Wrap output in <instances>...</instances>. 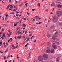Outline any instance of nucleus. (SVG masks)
<instances>
[{"label": "nucleus", "mask_w": 62, "mask_h": 62, "mask_svg": "<svg viewBox=\"0 0 62 62\" xmlns=\"http://www.w3.org/2000/svg\"><path fill=\"white\" fill-rule=\"evenodd\" d=\"M3 45H6V44L5 43H3Z\"/></svg>", "instance_id": "43"}, {"label": "nucleus", "mask_w": 62, "mask_h": 62, "mask_svg": "<svg viewBox=\"0 0 62 62\" xmlns=\"http://www.w3.org/2000/svg\"><path fill=\"white\" fill-rule=\"evenodd\" d=\"M8 31L9 32H10V30H9Z\"/></svg>", "instance_id": "58"}, {"label": "nucleus", "mask_w": 62, "mask_h": 62, "mask_svg": "<svg viewBox=\"0 0 62 62\" xmlns=\"http://www.w3.org/2000/svg\"><path fill=\"white\" fill-rule=\"evenodd\" d=\"M35 9H32V11H34V10H35Z\"/></svg>", "instance_id": "50"}, {"label": "nucleus", "mask_w": 62, "mask_h": 62, "mask_svg": "<svg viewBox=\"0 0 62 62\" xmlns=\"http://www.w3.org/2000/svg\"><path fill=\"white\" fill-rule=\"evenodd\" d=\"M9 1L10 2H11V0H9Z\"/></svg>", "instance_id": "59"}, {"label": "nucleus", "mask_w": 62, "mask_h": 62, "mask_svg": "<svg viewBox=\"0 0 62 62\" xmlns=\"http://www.w3.org/2000/svg\"><path fill=\"white\" fill-rule=\"evenodd\" d=\"M23 26H24V27H25V26H26V25L24 24H23Z\"/></svg>", "instance_id": "26"}, {"label": "nucleus", "mask_w": 62, "mask_h": 62, "mask_svg": "<svg viewBox=\"0 0 62 62\" xmlns=\"http://www.w3.org/2000/svg\"><path fill=\"white\" fill-rule=\"evenodd\" d=\"M10 14H13L14 15L15 13L14 12H13L12 13H10Z\"/></svg>", "instance_id": "18"}, {"label": "nucleus", "mask_w": 62, "mask_h": 62, "mask_svg": "<svg viewBox=\"0 0 62 62\" xmlns=\"http://www.w3.org/2000/svg\"><path fill=\"white\" fill-rule=\"evenodd\" d=\"M13 11H16V10L15 9L13 10Z\"/></svg>", "instance_id": "36"}, {"label": "nucleus", "mask_w": 62, "mask_h": 62, "mask_svg": "<svg viewBox=\"0 0 62 62\" xmlns=\"http://www.w3.org/2000/svg\"><path fill=\"white\" fill-rule=\"evenodd\" d=\"M19 21H18V22H17L16 23H16V24H18V23H19Z\"/></svg>", "instance_id": "27"}, {"label": "nucleus", "mask_w": 62, "mask_h": 62, "mask_svg": "<svg viewBox=\"0 0 62 62\" xmlns=\"http://www.w3.org/2000/svg\"><path fill=\"white\" fill-rule=\"evenodd\" d=\"M3 43L2 42H0V46H2V44Z\"/></svg>", "instance_id": "20"}, {"label": "nucleus", "mask_w": 62, "mask_h": 62, "mask_svg": "<svg viewBox=\"0 0 62 62\" xmlns=\"http://www.w3.org/2000/svg\"><path fill=\"white\" fill-rule=\"evenodd\" d=\"M56 15L57 17H60L62 15V13L60 11H58L56 13Z\"/></svg>", "instance_id": "1"}, {"label": "nucleus", "mask_w": 62, "mask_h": 62, "mask_svg": "<svg viewBox=\"0 0 62 62\" xmlns=\"http://www.w3.org/2000/svg\"><path fill=\"white\" fill-rule=\"evenodd\" d=\"M32 29H34V28H35L33 27H32Z\"/></svg>", "instance_id": "60"}, {"label": "nucleus", "mask_w": 62, "mask_h": 62, "mask_svg": "<svg viewBox=\"0 0 62 62\" xmlns=\"http://www.w3.org/2000/svg\"><path fill=\"white\" fill-rule=\"evenodd\" d=\"M5 25V26H7V24H4Z\"/></svg>", "instance_id": "47"}, {"label": "nucleus", "mask_w": 62, "mask_h": 62, "mask_svg": "<svg viewBox=\"0 0 62 62\" xmlns=\"http://www.w3.org/2000/svg\"><path fill=\"white\" fill-rule=\"evenodd\" d=\"M7 17H6L5 18V20H7Z\"/></svg>", "instance_id": "45"}, {"label": "nucleus", "mask_w": 62, "mask_h": 62, "mask_svg": "<svg viewBox=\"0 0 62 62\" xmlns=\"http://www.w3.org/2000/svg\"><path fill=\"white\" fill-rule=\"evenodd\" d=\"M18 38L19 39H21V37L20 36H19L18 37Z\"/></svg>", "instance_id": "22"}, {"label": "nucleus", "mask_w": 62, "mask_h": 62, "mask_svg": "<svg viewBox=\"0 0 62 62\" xmlns=\"http://www.w3.org/2000/svg\"><path fill=\"white\" fill-rule=\"evenodd\" d=\"M19 31H16V33L17 34H19Z\"/></svg>", "instance_id": "30"}, {"label": "nucleus", "mask_w": 62, "mask_h": 62, "mask_svg": "<svg viewBox=\"0 0 62 62\" xmlns=\"http://www.w3.org/2000/svg\"><path fill=\"white\" fill-rule=\"evenodd\" d=\"M42 23V22H39V24H40V23Z\"/></svg>", "instance_id": "56"}, {"label": "nucleus", "mask_w": 62, "mask_h": 62, "mask_svg": "<svg viewBox=\"0 0 62 62\" xmlns=\"http://www.w3.org/2000/svg\"><path fill=\"white\" fill-rule=\"evenodd\" d=\"M18 34H21V32L19 31Z\"/></svg>", "instance_id": "31"}, {"label": "nucleus", "mask_w": 62, "mask_h": 62, "mask_svg": "<svg viewBox=\"0 0 62 62\" xmlns=\"http://www.w3.org/2000/svg\"><path fill=\"white\" fill-rule=\"evenodd\" d=\"M10 40H11V41H12V38H11L10 39Z\"/></svg>", "instance_id": "32"}, {"label": "nucleus", "mask_w": 62, "mask_h": 62, "mask_svg": "<svg viewBox=\"0 0 62 62\" xmlns=\"http://www.w3.org/2000/svg\"><path fill=\"white\" fill-rule=\"evenodd\" d=\"M33 20V21L34 22H35V18H33L32 19Z\"/></svg>", "instance_id": "28"}, {"label": "nucleus", "mask_w": 62, "mask_h": 62, "mask_svg": "<svg viewBox=\"0 0 62 62\" xmlns=\"http://www.w3.org/2000/svg\"><path fill=\"white\" fill-rule=\"evenodd\" d=\"M27 33V31H26L25 32V34H26Z\"/></svg>", "instance_id": "38"}, {"label": "nucleus", "mask_w": 62, "mask_h": 62, "mask_svg": "<svg viewBox=\"0 0 62 62\" xmlns=\"http://www.w3.org/2000/svg\"><path fill=\"white\" fill-rule=\"evenodd\" d=\"M6 58V56H5L4 57V59H5Z\"/></svg>", "instance_id": "44"}, {"label": "nucleus", "mask_w": 62, "mask_h": 62, "mask_svg": "<svg viewBox=\"0 0 62 62\" xmlns=\"http://www.w3.org/2000/svg\"><path fill=\"white\" fill-rule=\"evenodd\" d=\"M28 4V3L27 2L25 4V6H27V4Z\"/></svg>", "instance_id": "25"}, {"label": "nucleus", "mask_w": 62, "mask_h": 62, "mask_svg": "<svg viewBox=\"0 0 62 62\" xmlns=\"http://www.w3.org/2000/svg\"><path fill=\"white\" fill-rule=\"evenodd\" d=\"M14 17H15L16 18H17V16H14Z\"/></svg>", "instance_id": "55"}, {"label": "nucleus", "mask_w": 62, "mask_h": 62, "mask_svg": "<svg viewBox=\"0 0 62 62\" xmlns=\"http://www.w3.org/2000/svg\"><path fill=\"white\" fill-rule=\"evenodd\" d=\"M23 30H24V29H25V27H24L23 28Z\"/></svg>", "instance_id": "51"}, {"label": "nucleus", "mask_w": 62, "mask_h": 62, "mask_svg": "<svg viewBox=\"0 0 62 62\" xmlns=\"http://www.w3.org/2000/svg\"><path fill=\"white\" fill-rule=\"evenodd\" d=\"M38 6H39V7H40V3L38 4Z\"/></svg>", "instance_id": "35"}, {"label": "nucleus", "mask_w": 62, "mask_h": 62, "mask_svg": "<svg viewBox=\"0 0 62 62\" xmlns=\"http://www.w3.org/2000/svg\"><path fill=\"white\" fill-rule=\"evenodd\" d=\"M46 53H48V54H49L51 53V50L50 49H48L46 51Z\"/></svg>", "instance_id": "6"}, {"label": "nucleus", "mask_w": 62, "mask_h": 62, "mask_svg": "<svg viewBox=\"0 0 62 62\" xmlns=\"http://www.w3.org/2000/svg\"><path fill=\"white\" fill-rule=\"evenodd\" d=\"M29 54V56L30 57H31L30 55L31 54V53H30Z\"/></svg>", "instance_id": "33"}, {"label": "nucleus", "mask_w": 62, "mask_h": 62, "mask_svg": "<svg viewBox=\"0 0 62 62\" xmlns=\"http://www.w3.org/2000/svg\"><path fill=\"white\" fill-rule=\"evenodd\" d=\"M8 14H6V17H8Z\"/></svg>", "instance_id": "39"}, {"label": "nucleus", "mask_w": 62, "mask_h": 62, "mask_svg": "<svg viewBox=\"0 0 62 62\" xmlns=\"http://www.w3.org/2000/svg\"><path fill=\"white\" fill-rule=\"evenodd\" d=\"M16 47H14L13 48V50H14V49H16Z\"/></svg>", "instance_id": "37"}, {"label": "nucleus", "mask_w": 62, "mask_h": 62, "mask_svg": "<svg viewBox=\"0 0 62 62\" xmlns=\"http://www.w3.org/2000/svg\"><path fill=\"white\" fill-rule=\"evenodd\" d=\"M22 23V20H21L20 21V23Z\"/></svg>", "instance_id": "40"}, {"label": "nucleus", "mask_w": 62, "mask_h": 62, "mask_svg": "<svg viewBox=\"0 0 62 62\" xmlns=\"http://www.w3.org/2000/svg\"><path fill=\"white\" fill-rule=\"evenodd\" d=\"M16 16H17V17H18L19 16V15H18L17 14H16Z\"/></svg>", "instance_id": "42"}, {"label": "nucleus", "mask_w": 62, "mask_h": 62, "mask_svg": "<svg viewBox=\"0 0 62 62\" xmlns=\"http://www.w3.org/2000/svg\"><path fill=\"white\" fill-rule=\"evenodd\" d=\"M10 39H9L8 40V42H9V41H10Z\"/></svg>", "instance_id": "53"}, {"label": "nucleus", "mask_w": 62, "mask_h": 62, "mask_svg": "<svg viewBox=\"0 0 62 62\" xmlns=\"http://www.w3.org/2000/svg\"><path fill=\"white\" fill-rule=\"evenodd\" d=\"M6 45H8V43H6Z\"/></svg>", "instance_id": "62"}, {"label": "nucleus", "mask_w": 62, "mask_h": 62, "mask_svg": "<svg viewBox=\"0 0 62 62\" xmlns=\"http://www.w3.org/2000/svg\"><path fill=\"white\" fill-rule=\"evenodd\" d=\"M27 38H26L24 40V41H25V40H26V39H27Z\"/></svg>", "instance_id": "34"}, {"label": "nucleus", "mask_w": 62, "mask_h": 62, "mask_svg": "<svg viewBox=\"0 0 62 62\" xmlns=\"http://www.w3.org/2000/svg\"><path fill=\"white\" fill-rule=\"evenodd\" d=\"M51 52V53H54V50L53 49H52Z\"/></svg>", "instance_id": "12"}, {"label": "nucleus", "mask_w": 62, "mask_h": 62, "mask_svg": "<svg viewBox=\"0 0 62 62\" xmlns=\"http://www.w3.org/2000/svg\"><path fill=\"white\" fill-rule=\"evenodd\" d=\"M14 8H16V6H15L14 7Z\"/></svg>", "instance_id": "64"}, {"label": "nucleus", "mask_w": 62, "mask_h": 62, "mask_svg": "<svg viewBox=\"0 0 62 62\" xmlns=\"http://www.w3.org/2000/svg\"><path fill=\"white\" fill-rule=\"evenodd\" d=\"M6 46H6V45H5L4 46V47L5 48H6Z\"/></svg>", "instance_id": "61"}, {"label": "nucleus", "mask_w": 62, "mask_h": 62, "mask_svg": "<svg viewBox=\"0 0 62 62\" xmlns=\"http://www.w3.org/2000/svg\"><path fill=\"white\" fill-rule=\"evenodd\" d=\"M39 18H36V21H39V19H38Z\"/></svg>", "instance_id": "23"}, {"label": "nucleus", "mask_w": 62, "mask_h": 62, "mask_svg": "<svg viewBox=\"0 0 62 62\" xmlns=\"http://www.w3.org/2000/svg\"><path fill=\"white\" fill-rule=\"evenodd\" d=\"M23 5V3H21V5H20V6L22 7V5Z\"/></svg>", "instance_id": "19"}, {"label": "nucleus", "mask_w": 62, "mask_h": 62, "mask_svg": "<svg viewBox=\"0 0 62 62\" xmlns=\"http://www.w3.org/2000/svg\"><path fill=\"white\" fill-rule=\"evenodd\" d=\"M29 37H28L26 40V41H29Z\"/></svg>", "instance_id": "16"}, {"label": "nucleus", "mask_w": 62, "mask_h": 62, "mask_svg": "<svg viewBox=\"0 0 62 62\" xmlns=\"http://www.w3.org/2000/svg\"><path fill=\"white\" fill-rule=\"evenodd\" d=\"M8 52V50H7L5 51L6 53H7Z\"/></svg>", "instance_id": "54"}, {"label": "nucleus", "mask_w": 62, "mask_h": 62, "mask_svg": "<svg viewBox=\"0 0 62 62\" xmlns=\"http://www.w3.org/2000/svg\"><path fill=\"white\" fill-rule=\"evenodd\" d=\"M56 62H59V59H58V58H57L56 59Z\"/></svg>", "instance_id": "15"}, {"label": "nucleus", "mask_w": 62, "mask_h": 62, "mask_svg": "<svg viewBox=\"0 0 62 62\" xmlns=\"http://www.w3.org/2000/svg\"><path fill=\"white\" fill-rule=\"evenodd\" d=\"M52 5H53V6H55V4H54V3L53 2H52Z\"/></svg>", "instance_id": "17"}, {"label": "nucleus", "mask_w": 62, "mask_h": 62, "mask_svg": "<svg viewBox=\"0 0 62 62\" xmlns=\"http://www.w3.org/2000/svg\"><path fill=\"white\" fill-rule=\"evenodd\" d=\"M3 36L4 37H6V36H5V34L4 33L3 34Z\"/></svg>", "instance_id": "21"}, {"label": "nucleus", "mask_w": 62, "mask_h": 62, "mask_svg": "<svg viewBox=\"0 0 62 62\" xmlns=\"http://www.w3.org/2000/svg\"><path fill=\"white\" fill-rule=\"evenodd\" d=\"M52 41L54 42V43H56L57 44H59V43L58 42H56L54 40H52Z\"/></svg>", "instance_id": "9"}, {"label": "nucleus", "mask_w": 62, "mask_h": 62, "mask_svg": "<svg viewBox=\"0 0 62 62\" xmlns=\"http://www.w3.org/2000/svg\"><path fill=\"white\" fill-rule=\"evenodd\" d=\"M53 48H54V49H55L57 47V45H53Z\"/></svg>", "instance_id": "5"}, {"label": "nucleus", "mask_w": 62, "mask_h": 62, "mask_svg": "<svg viewBox=\"0 0 62 62\" xmlns=\"http://www.w3.org/2000/svg\"><path fill=\"white\" fill-rule=\"evenodd\" d=\"M23 19L25 20H26V18H23Z\"/></svg>", "instance_id": "41"}, {"label": "nucleus", "mask_w": 62, "mask_h": 62, "mask_svg": "<svg viewBox=\"0 0 62 62\" xmlns=\"http://www.w3.org/2000/svg\"><path fill=\"white\" fill-rule=\"evenodd\" d=\"M10 5L9 4V5H8V6L7 7V9H8V8H10Z\"/></svg>", "instance_id": "14"}, {"label": "nucleus", "mask_w": 62, "mask_h": 62, "mask_svg": "<svg viewBox=\"0 0 62 62\" xmlns=\"http://www.w3.org/2000/svg\"><path fill=\"white\" fill-rule=\"evenodd\" d=\"M16 25H17V24H15L14 25V26L15 27Z\"/></svg>", "instance_id": "24"}, {"label": "nucleus", "mask_w": 62, "mask_h": 62, "mask_svg": "<svg viewBox=\"0 0 62 62\" xmlns=\"http://www.w3.org/2000/svg\"><path fill=\"white\" fill-rule=\"evenodd\" d=\"M58 32L57 31H56V32L54 34V35L56 36V37H57V35H58Z\"/></svg>", "instance_id": "8"}, {"label": "nucleus", "mask_w": 62, "mask_h": 62, "mask_svg": "<svg viewBox=\"0 0 62 62\" xmlns=\"http://www.w3.org/2000/svg\"><path fill=\"white\" fill-rule=\"evenodd\" d=\"M44 59L45 60H47L48 59V55L46 54H45L43 55Z\"/></svg>", "instance_id": "3"}, {"label": "nucleus", "mask_w": 62, "mask_h": 62, "mask_svg": "<svg viewBox=\"0 0 62 62\" xmlns=\"http://www.w3.org/2000/svg\"><path fill=\"white\" fill-rule=\"evenodd\" d=\"M38 59L39 61H42L43 60V59H44L43 57L41 56H39L38 58Z\"/></svg>", "instance_id": "2"}, {"label": "nucleus", "mask_w": 62, "mask_h": 62, "mask_svg": "<svg viewBox=\"0 0 62 62\" xmlns=\"http://www.w3.org/2000/svg\"><path fill=\"white\" fill-rule=\"evenodd\" d=\"M4 31V29L3 28L2 30V31Z\"/></svg>", "instance_id": "49"}, {"label": "nucleus", "mask_w": 62, "mask_h": 62, "mask_svg": "<svg viewBox=\"0 0 62 62\" xmlns=\"http://www.w3.org/2000/svg\"><path fill=\"white\" fill-rule=\"evenodd\" d=\"M32 36V34H31L29 35V36Z\"/></svg>", "instance_id": "57"}, {"label": "nucleus", "mask_w": 62, "mask_h": 62, "mask_svg": "<svg viewBox=\"0 0 62 62\" xmlns=\"http://www.w3.org/2000/svg\"><path fill=\"white\" fill-rule=\"evenodd\" d=\"M9 9L10 10H12V9H11V8H9Z\"/></svg>", "instance_id": "52"}, {"label": "nucleus", "mask_w": 62, "mask_h": 62, "mask_svg": "<svg viewBox=\"0 0 62 62\" xmlns=\"http://www.w3.org/2000/svg\"><path fill=\"white\" fill-rule=\"evenodd\" d=\"M57 37V36H55L54 35L53 36L52 38V39H55V38H56Z\"/></svg>", "instance_id": "7"}, {"label": "nucleus", "mask_w": 62, "mask_h": 62, "mask_svg": "<svg viewBox=\"0 0 62 62\" xmlns=\"http://www.w3.org/2000/svg\"><path fill=\"white\" fill-rule=\"evenodd\" d=\"M0 53H1V54H3V52H2V51H0Z\"/></svg>", "instance_id": "48"}, {"label": "nucleus", "mask_w": 62, "mask_h": 62, "mask_svg": "<svg viewBox=\"0 0 62 62\" xmlns=\"http://www.w3.org/2000/svg\"><path fill=\"white\" fill-rule=\"evenodd\" d=\"M53 20L54 22H57V16H54Z\"/></svg>", "instance_id": "4"}, {"label": "nucleus", "mask_w": 62, "mask_h": 62, "mask_svg": "<svg viewBox=\"0 0 62 62\" xmlns=\"http://www.w3.org/2000/svg\"><path fill=\"white\" fill-rule=\"evenodd\" d=\"M57 7L58 8H62V5H57Z\"/></svg>", "instance_id": "11"}, {"label": "nucleus", "mask_w": 62, "mask_h": 62, "mask_svg": "<svg viewBox=\"0 0 62 62\" xmlns=\"http://www.w3.org/2000/svg\"><path fill=\"white\" fill-rule=\"evenodd\" d=\"M55 3H56V4H57V3H59V2H58L56 1L55 2Z\"/></svg>", "instance_id": "29"}, {"label": "nucleus", "mask_w": 62, "mask_h": 62, "mask_svg": "<svg viewBox=\"0 0 62 62\" xmlns=\"http://www.w3.org/2000/svg\"><path fill=\"white\" fill-rule=\"evenodd\" d=\"M61 25H62V23H61L60 24Z\"/></svg>", "instance_id": "63"}, {"label": "nucleus", "mask_w": 62, "mask_h": 62, "mask_svg": "<svg viewBox=\"0 0 62 62\" xmlns=\"http://www.w3.org/2000/svg\"><path fill=\"white\" fill-rule=\"evenodd\" d=\"M1 38L2 39H4V37L3 36H2L1 37Z\"/></svg>", "instance_id": "46"}, {"label": "nucleus", "mask_w": 62, "mask_h": 62, "mask_svg": "<svg viewBox=\"0 0 62 62\" xmlns=\"http://www.w3.org/2000/svg\"><path fill=\"white\" fill-rule=\"evenodd\" d=\"M34 18H35V19H39V16H35Z\"/></svg>", "instance_id": "13"}, {"label": "nucleus", "mask_w": 62, "mask_h": 62, "mask_svg": "<svg viewBox=\"0 0 62 62\" xmlns=\"http://www.w3.org/2000/svg\"><path fill=\"white\" fill-rule=\"evenodd\" d=\"M47 36L48 38H50L51 37V34L49 33H48L47 35Z\"/></svg>", "instance_id": "10"}]
</instances>
